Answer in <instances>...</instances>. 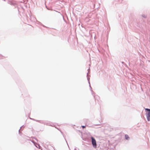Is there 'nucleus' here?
<instances>
[{"label":"nucleus","instance_id":"nucleus-3","mask_svg":"<svg viewBox=\"0 0 150 150\" xmlns=\"http://www.w3.org/2000/svg\"><path fill=\"white\" fill-rule=\"evenodd\" d=\"M125 138L127 140H128L129 139V136H128V135H125Z\"/></svg>","mask_w":150,"mask_h":150},{"label":"nucleus","instance_id":"nucleus-1","mask_svg":"<svg viewBox=\"0 0 150 150\" xmlns=\"http://www.w3.org/2000/svg\"><path fill=\"white\" fill-rule=\"evenodd\" d=\"M91 139H92V143L93 146L94 148H96L97 147L96 141L95 139L93 137H92Z\"/></svg>","mask_w":150,"mask_h":150},{"label":"nucleus","instance_id":"nucleus-5","mask_svg":"<svg viewBox=\"0 0 150 150\" xmlns=\"http://www.w3.org/2000/svg\"><path fill=\"white\" fill-rule=\"evenodd\" d=\"M38 146H39V148H40V146H39V145H38Z\"/></svg>","mask_w":150,"mask_h":150},{"label":"nucleus","instance_id":"nucleus-2","mask_svg":"<svg viewBox=\"0 0 150 150\" xmlns=\"http://www.w3.org/2000/svg\"><path fill=\"white\" fill-rule=\"evenodd\" d=\"M145 110L148 111L146 115L148 120L149 121H150V109L146 108Z\"/></svg>","mask_w":150,"mask_h":150},{"label":"nucleus","instance_id":"nucleus-4","mask_svg":"<svg viewBox=\"0 0 150 150\" xmlns=\"http://www.w3.org/2000/svg\"><path fill=\"white\" fill-rule=\"evenodd\" d=\"M81 127H82V128L83 129L84 128H85V126H82Z\"/></svg>","mask_w":150,"mask_h":150}]
</instances>
